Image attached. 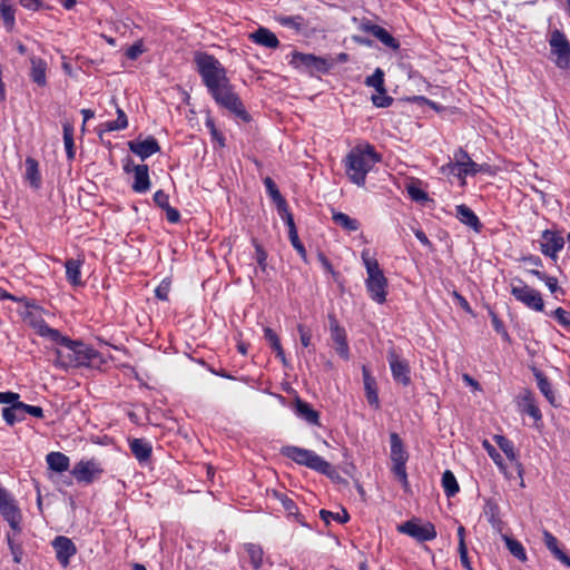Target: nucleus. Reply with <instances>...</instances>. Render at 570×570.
<instances>
[{"instance_id": "obj_17", "label": "nucleus", "mask_w": 570, "mask_h": 570, "mask_svg": "<svg viewBox=\"0 0 570 570\" xmlns=\"http://www.w3.org/2000/svg\"><path fill=\"white\" fill-rule=\"evenodd\" d=\"M0 514L13 531L20 532L21 512L10 494L0 500Z\"/></svg>"}, {"instance_id": "obj_8", "label": "nucleus", "mask_w": 570, "mask_h": 570, "mask_svg": "<svg viewBox=\"0 0 570 570\" xmlns=\"http://www.w3.org/2000/svg\"><path fill=\"white\" fill-rule=\"evenodd\" d=\"M27 414L38 419H42L45 416L42 407L26 404L19 399L14 404H12V406H6L2 409L3 420L10 426L14 425L17 422L23 421Z\"/></svg>"}, {"instance_id": "obj_37", "label": "nucleus", "mask_w": 570, "mask_h": 570, "mask_svg": "<svg viewBox=\"0 0 570 570\" xmlns=\"http://www.w3.org/2000/svg\"><path fill=\"white\" fill-rule=\"evenodd\" d=\"M63 129V142L66 148L67 158L72 160L75 158V141H73V126L70 122H65Z\"/></svg>"}, {"instance_id": "obj_63", "label": "nucleus", "mask_w": 570, "mask_h": 570, "mask_svg": "<svg viewBox=\"0 0 570 570\" xmlns=\"http://www.w3.org/2000/svg\"><path fill=\"white\" fill-rule=\"evenodd\" d=\"M169 288H170V284L168 282H165V281L161 282V284L155 291L156 297L161 301H167Z\"/></svg>"}, {"instance_id": "obj_19", "label": "nucleus", "mask_w": 570, "mask_h": 570, "mask_svg": "<svg viewBox=\"0 0 570 570\" xmlns=\"http://www.w3.org/2000/svg\"><path fill=\"white\" fill-rule=\"evenodd\" d=\"M518 407L522 413L530 415L535 422L542 419V414L538 405L533 393L524 389L518 396Z\"/></svg>"}, {"instance_id": "obj_45", "label": "nucleus", "mask_w": 570, "mask_h": 570, "mask_svg": "<svg viewBox=\"0 0 570 570\" xmlns=\"http://www.w3.org/2000/svg\"><path fill=\"white\" fill-rule=\"evenodd\" d=\"M275 497L279 500V502L282 503L284 510L289 515H295L297 521L305 525V523L299 519V513H298V510H297V507H296L295 502L291 498H288L286 494H282V493H278V492H275Z\"/></svg>"}, {"instance_id": "obj_4", "label": "nucleus", "mask_w": 570, "mask_h": 570, "mask_svg": "<svg viewBox=\"0 0 570 570\" xmlns=\"http://www.w3.org/2000/svg\"><path fill=\"white\" fill-rule=\"evenodd\" d=\"M281 454L293 460L297 464L305 465L324 475L333 478L335 471L332 465L315 452L294 445H285L281 449Z\"/></svg>"}, {"instance_id": "obj_11", "label": "nucleus", "mask_w": 570, "mask_h": 570, "mask_svg": "<svg viewBox=\"0 0 570 570\" xmlns=\"http://www.w3.org/2000/svg\"><path fill=\"white\" fill-rule=\"evenodd\" d=\"M289 63L295 68L304 67L307 71L321 73L328 72L333 67V63L326 58L302 52H294Z\"/></svg>"}, {"instance_id": "obj_13", "label": "nucleus", "mask_w": 570, "mask_h": 570, "mask_svg": "<svg viewBox=\"0 0 570 570\" xmlns=\"http://www.w3.org/2000/svg\"><path fill=\"white\" fill-rule=\"evenodd\" d=\"M104 470L100 463L95 459L81 460L72 469L71 474L75 476L77 482L90 484L95 480L99 479Z\"/></svg>"}, {"instance_id": "obj_10", "label": "nucleus", "mask_w": 570, "mask_h": 570, "mask_svg": "<svg viewBox=\"0 0 570 570\" xmlns=\"http://www.w3.org/2000/svg\"><path fill=\"white\" fill-rule=\"evenodd\" d=\"M387 362L392 372L393 380L403 386L411 384V368L409 362L401 357L394 347L387 351Z\"/></svg>"}, {"instance_id": "obj_22", "label": "nucleus", "mask_w": 570, "mask_h": 570, "mask_svg": "<svg viewBox=\"0 0 570 570\" xmlns=\"http://www.w3.org/2000/svg\"><path fill=\"white\" fill-rule=\"evenodd\" d=\"M134 183L131 188L134 191L144 194L150 188L149 168L147 165H135L132 167Z\"/></svg>"}, {"instance_id": "obj_25", "label": "nucleus", "mask_w": 570, "mask_h": 570, "mask_svg": "<svg viewBox=\"0 0 570 570\" xmlns=\"http://www.w3.org/2000/svg\"><path fill=\"white\" fill-rule=\"evenodd\" d=\"M543 542L556 559L570 568V557L559 548L558 539L547 530L543 531Z\"/></svg>"}, {"instance_id": "obj_32", "label": "nucleus", "mask_w": 570, "mask_h": 570, "mask_svg": "<svg viewBox=\"0 0 570 570\" xmlns=\"http://www.w3.org/2000/svg\"><path fill=\"white\" fill-rule=\"evenodd\" d=\"M494 441L498 444V446L503 451V453L507 455V458L510 461L517 463L518 473H519V475H521L523 470H522L521 464L517 461V454L514 452L512 442L503 435H494Z\"/></svg>"}, {"instance_id": "obj_7", "label": "nucleus", "mask_w": 570, "mask_h": 570, "mask_svg": "<svg viewBox=\"0 0 570 570\" xmlns=\"http://www.w3.org/2000/svg\"><path fill=\"white\" fill-rule=\"evenodd\" d=\"M511 294L513 297L524 304L527 307L542 312L544 308V303L541 294L527 285L522 279L517 278L511 283Z\"/></svg>"}, {"instance_id": "obj_26", "label": "nucleus", "mask_w": 570, "mask_h": 570, "mask_svg": "<svg viewBox=\"0 0 570 570\" xmlns=\"http://www.w3.org/2000/svg\"><path fill=\"white\" fill-rule=\"evenodd\" d=\"M456 217L462 224L471 227L473 230L478 233L482 229V224L480 219L474 214V212L466 205L462 204L456 206Z\"/></svg>"}, {"instance_id": "obj_51", "label": "nucleus", "mask_w": 570, "mask_h": 570, "mask_svg": "<svg viewBox=\"0 0 570 570\" xmlns=\"http://www.w3.org/2000/svg\"><path fill=\"white\" fill-rule=\"evenodd\" d=\"M281 218L285 222V224L288 227V234H294V232H297L293 214L288 210L287 204L284 206V210H277Z\"/></svg>"}, {"instance_id": "obj_62", "label": "nucleus", "mask_w": 570, "mask_h": 570, "mask_svg": "<svg viewBox=\"0 0 570 570\" xmlns=\"http://www.w3.org/2000/svg\"><path fill=\"white\" fill-rule=\"evenodd\" d=\"M20 399V395L14 392H0V404H8V406H12Z\"/></svg>"}, {"instance_id": "obj_30", "label": "nucleus", "mask_w": 570, "mask_h": 570, "mask_svg": "<svg viewBox=\"0 0 570 570\" xmlns=\"http://www.w3.org/2000/svg\"><path fill=\"white\" fill-rule=\"evenodd\" d=\"M26 180L29 181L30 186L35 189L40 188L41 186V175L39 171V163L32 157H27L26 159Z\"/></svg>"}, {"instance_id": "obj_54", "label": "nucleus", "mask_w": 570, "mask_h": 570, "mask_svg": "<svg viewBox=\"0 0 570 570\" xmlns=\"http://www.w3.org/2000/svg\"><path fill=\"white\" fill-rule=\"evenodd\" d=\"M483 448L487 450L488 454L492 458L495 464L502 469V456L500 455V453L497 452L495 448L492 444H490V442L487 440L483 441Z\"/></svg>"}, {"instance_id": "obj_41", "label": "nucleus", "mask_w": 570, "mask_h": 570, "mask_svg": "<svg viewBox=\"0 0 570 570\" xmlns=\"http://www.w3.org/2000/svg\"><path fill=\"white\" fill-rule=\"evenodd\" d=\"M365 85L367 87H373L377 91V94H384L385 87L383 70L381 68H376L374 73L365 79Z\"/></svg>"}, {"instance_id": "obj_34", "label": "nucleus", "mask_w": 570, "mask_h": 570, "mask_svg": "<svg viewBox=\"0 0 570 570\" xmlns=\"http://www.w3.org/2000/svg\"><path fill=\"white\" fill-rule=\"evenodd\" d=\"M66 266V276L70 284L77 286L81 284V262L77 259H68L65 264Z\"/></svg>"}, {"instance_id": "obj_53", "label": "nucleus", "mask_w": 570, "mask_h": 570, "mask_svg": "<svg viewBox=\"0 0 570 570\" xmlns=\"http://www.w3.org/2000/svg\"><path fill=\"white\" fill-rule=\"evenodd\" d=\"M372 102L379 108H386L392 105L393 98L387 96L385 91L384 94L373 95Z\"/></svg>"}, {"instance_id": "obj_58", "label": "nucleus", "mask_w": 570, "mask_h": 570, "mask_svg": "<svg viewBox=\"0 0 570 570\" xmlns=\"http://www.w3.org/2000/svg\"><path fill=\"white\" fill-rule=\"evenodd\" d=\"M288 237H289V240H291L293 247L297 250L299 256L303 259H306V249H305L304 245L301 243L297 232H294V234H288Z\"/></svg>"}, {"instance_id": "obj_33", "label": "nucleus", "mask_w": 570, "mask_h": 570, "mask_svg": "<svg viewBox=\"0 0 570 570\" xmlns=\"http://www.w3.org/2000/svg\"><path fill=\"white\" fill-rule=\"evenodd\" d=\"M264 185H265L267 194L273 199V202L276 204L277 210H284V206L287 203H286L285 198L282 196L276 183L271 177H266L264 179Z\"/></svg>"}, {"instance_id": "obj_2", "label": "nucleus", "mask_w": 570, "mask_h": 570, "mask_svg": "<svg viewBox=\"0 0 570 570\" xmlns=\"http://www.w3.org/2000/svg\"><path fill=\"white\" fill-rule=\"evenodd\" d=\"M53 343L57 344L53 364L66 371L70 367L91 366L100 357L96 350L89 347L83 342L73 341L62 334Z\"/></svg>"}, {"instance_id": "obj_47", "label": "nucleus", "mask_w": 570, "mask_h": 570, "mask_svg": "<svg viewBox=\"0 0 570 570\" xmlns=\"http://www.w3.org/2000/svg\"><path fill=\"white\" fill-rule=\"evenodd\" d=\"M453 158L454 161L448 163L445 167L451 168V173H454L455 170L460 171L464 164H468V161L471 159L468 153L461 148L454 153Z\"/></svg>"}, {"instance_id": "obj_56", "label": "nucleus", "mask_w": 570, "mask_h": 570, "mask_svg": "<svg viewBox=\"0 0 570 570\" xmlns=\"http://www.w3.org/2000/svg\"><path fill=\"white\" fill-rule=\"evenodd\" d=\"M297 331L299 333V340L302 345L304 347H308L311 345L312 331L303 324H298Z\"/></svg>"}, {"instance_id": "obj_15", "label": "nucleus", "mask_w": 570, "mask_h": 570, "mask_svg": "<svg viewBox=\"0 0 570 570\" xmlns=\"http://www.w3.org/2000/svg\"><path fill=\"white\" fill-rule=\"evenodd\" d=\"M563 246L564 238L560 233L550 229L542 232L540 248L543 255L556 259L558 252L561 250Z\"/></svg>"}, {"instance_id": "obj_14", "label": "nucleus", "mask_w": 570, "mask_h": 570, "mask_svg": "<svg viewBox=\"0 0 570 570\" xmlns=\"http://www.w3.org/2000/svg\"><path fill=\"white\" fill-rule=\"evenodd\" d=\"M328 322L331 338L335 344V351L342 358L347 360L350 357V347L345 330L338 324V321L334 315H328Z\"/></svg>"}, {"instance_id": "obj_6", "label": "nucleus", "mask_w": 570, "mask_h": 570, "mask_svg": "<svg viewBox=\"0 0 570 570\" xmlns=\"http://www.w3.org/2000/svg\"><path fill=\"white\" fill-rule=\"evenodd\" d=\"M391 443V461L393 463L392 472L402 482L403 487L409 485L407 473L405 469L409 459L407 452L404 450L403 441L396 432L390 434Z\"/></svg>"}, {"instance_id": "obj_40", "label": "nucleus", "mask_w": 570, "mask_h": 570, "mask_svg": "<svg viewBox=\"0 0 570 570\" xmlns=\"http://www.w3.org/2000/svg\"><path fill=\"white\" fill-rule=\"evenodd\" d=\"M276 20L284 27L302 31L304 29L305 20L302 16H279Z\"/></svg>"}, {"instance_id": "obj_42", "label": "nucleus", "mask_w": 570, "mask_h": 570, "mask_svg": "<svg viewBox=\"0 0 570 570\" xmlns=\"http://www.w3.org/2000/svg\"><path fill=\"white\" fill-rule=\"evenodd\" d=\"M373 37L379 39L383 45L386 47L396 50L400 48V42L396 40L386 29L383 27H379L377 30H375Z\"/></svg>"}, {"instance_id": "obj_59", "label": "nucleus", "mask_w": 570, "mask_h": 570, "mask_svg": "<svg viewBox=\"0 0 570 570\" xmlns=\"http://www.w3.org/2000/svg\"><path fill=\"white\" fill-rule=\"evenodd\" d=\"M254 245H255V249H256V261H257V264L258 266L265 271L266 268V259H267V253L266 250L262 247L261 244L254 242Z\"/></svg>"}, {"instance_id": "obj_48", "label": "nucleus", "mask_w": 570, "mask_h": 570, "mask_svg": "<svg viewBox=\"0 0 570 570\" xmlns=\"http://www.w3.org/2000/svg\"><path fill=\"white\" fill-rule=\"evenodd\" d=\"M530 273L537 276L539 279L543 281L551 293H556L559 289L558 279L556 277L548 276L538 269H531Z\"/></svg>"}, {"instance_id": "obj_49", "label": "nucleus", "mask_w": 570, "mask_h": 570, "mask_svg": "<svg viewBox=\"0 0 570 570\" xmlns=\"http://www.w3.org/2000/svg\"><path fill=\"white\" fill-rule=\"evenodd\" d=\"M264 337L275 352L281 353L282 344L278 335L269 327L264 328Z\"/></svg>"}, {"instance_id": "obj_29", "label": "nucleus", "mask_w": 570, "mask_h": 570, "mask_svg": "<svg viewBox=\"0 0 570 570\" xmlns=\"http://www.w3.org/2000/svg\"><path fill=\"white\" fill-rule=\"evenodd\" d=\"M31 70L30 77L33 82H36L40 87H45L47 85L46 70L47 63L43 59L38 57L30 58Z\"/></svg>"}, {"instance_id": "obj_1", "label": "nucleus", "mask_w": 570, "mask_h": 570, "mask_svg": "<svg viewBox=\"0 0 570 570\" xmlns=\"http://www.w3.org/2000/svg\"><path fill=\"white\" fill-rule=\"evenodd\" d=\"M194 61L204 85L216 104L248 122L250 116L246 111L238 95L233 90V86L226 75V69L219 60L212 55L197 52Z\"/></svg>"}, {"instance_id": "obj_18", "label": "nucleus", "mask_w": 570, "mask_h": 570, "mask_svg": "<svg viewBox=\"0 0 570 570\" xmlns=\"http://www.w3.org/2000/svg\"><path fill=\"white\" fill-rule=\"evenodd\" d=\"M128 147L129 150L137 155L141 160L147 159L160 150L157 139L153 136H148L144 140H130L128 141Z\"/></svg>"}, {"instance_id": "obj_24", "label": "nucleus", "mask_w": 570, "mask_h": 570, "mask_svg": "<svg viewBox=\"0 0 570 570\" xmlns=\"http://www.w3.org/2000/svg\"><path fill=\"white\" fill-rule=\"evenodd\" d=\"M249 39L269 49H276L279 46L277 37L269 29L264 27H259L256 31L252 32Z\"/></svg>"}, {"instance_id": "obj_28", "label": "nucleus", "mask_w": 570, "mask_h": 570, "mask_svg": "<svg viewBox=\"0 0 570 570\" xmlns=\"http://www.w3.org/2000/svg\"><path fill=\"white\" fill-rule=\"evenodd\" d=\"M295 412L299 417L304 419L307 423L321 425L318 412L315 411L308 403L304 402L299 397H296L295 400Z\"/></svg>"}, {"instance_id": "obj_27", "label": "nucleus", "mask_w": 570, "mask_h": 570, "mask_svg": "<svg viewBox=\"0 0 570 570\" xmlns=\"http://www.w3.org/2000/svg\"><path fill=\"white\" fill-rule=\"evenodd\" d=\"M129 446L134 456L140 462H147L151 456V444L145 439H132Z\"/></svg>"}, {"instance_id": "obj_16", "label": "nucleus", "mask_w": 570, "mask_h": 570, "mask_svg": "<svg viewBox=\"0 0 570 570\" xmlns=\"http://www.w3.org/2000/svg\"><path fill=\"white\" fill-rule=\"evenodd\" d=\"M51 546L56 552V558L62 567L70 563V558L77 553V548L71 539L65 535L56 537Z\"/></svg>"}, {"instance_id": "obj_43", "label": "nucleus", "mask_w": 570, "mask_h": 570, "mask_svg": "<svg viewBox=\"0 0 570 570\" xmlns=\"http://www.w3.org/2000/svg\"><path fill=\"white\" fill-rule=\"evenodd\" d=\"M505 546L509 552L520 561L527 560V554L523 546L515 539L504 537Z\"/></svg>"}, {"instance_id": "obj_21", "label": "nucleus", "mask_w": 570, "mask_h": 570, "mask_svg": "<svg viewBox=\"0 0 570 570\" xmlns=\"http://www.w3.org/2000/svg\"><path fill=\"white\" fill-rule=\"evenodd\" d=\"M363 383L365 396L371 406L374 409L380 407V400L377 394V384L375 377L371 374L366 365L362 366Z\"/></svg>"}, {"instance_id": "obj_57", "label": "nucleus", "mask_w": 570, "mask_h": 570, "mask_svg": "<svg viewBox=\"0 0 570 570\" xmlns=\"http://www.w3.org/2000/svg\"><path fill=\"white\" fill-rule=\"evenodd\" d=\"M556 320L564 327H570V312H567L562 307H558L553 312Z\"/></svg>"}, {"instance_id": "obj_64", "label": "nucleus", "mask_w": 570, "mask_h": 570, "mask_svg": "<svg viewBox=\"0 0 570 570\" xmlns=\"http://www.w3.org/2000/svg\"><path fill=\"white\" fill-rule=\"evenodd\" d=\"M485 514L489 515V521L494 523L498 514H499V507L491 501H488L485 504Z\"/></svg>"}, {"instance_id": "obj_3", "label": "nucleus", "mask_w": 570, "mask_h": 570, "mask_svg": "<svg viewBox=\"0 0 570 570\" xmlns=\"http://www.w3.org/2000/svg\"><path fill=\"white\" fill-rule=\"evenodd\" d=\"M381 160L372 145L356 146L345 157L346 175L357 186H364L367 173Z\"/></svg>"}, {"instance_id": "obj_52", "label": "nucleus", "mask_w": 570, "mask_h": 570, "mask_svg": "<svg viewBox=\"0 0 570 570\" xmlns=\"http://www.w3.org/2000/svg\"><path fill=\"white\" fill-rule=\"evenodd\" d=\"M407 194L415 202H425L429 199L428 194L413 184L407 186Z\"/></svg>"}, {"instance_id": "obj_12", "label": "nucleus", "mask_w": 570, "mask_h": 570, "mask_svg": "<svg viewBox=\"0 0 570 570\" xmlns=\"http://www.w3.org/2000/svg\"><path fill=\"white\" fill-rule=\"evenodd\" d=\"M551 53L556 56V63L559 68H570V43L564 35L554 30L550 38Z\"/></svg>"}, {"instance_id": "obj_50", "label": "nucleus", "mask_w": 570, "mask_h": 570, "mask_svg": "<svg viewBox=\"0 0 570 570\" xmlns=\"http://www.w3.org/2000/svg\"><path fill=\"white\" fill-rule=\"evenodd\" d=\"M481 171H482V166H480L479 164H476L472 159H470L468 161V164H464V166L461 168V170L458 171L456 176L460 178L462 176H466V175L474 176Z\"/></svg>"}, {"instance_id": "obj_5", "label": "nucleus", "mask_w": 570, "mask_h": 570, "mask_svg": "<svg viewBox=\"0 0 570 570\" xmlns=\"http://www.w3.org/2000/svg\"><path fill=\"white\" fill-rule=\"evenodd\" d=\"M362 259L367 272L366 288L370 296L382 304L386 301L387 279L376 259L370 258L366 253L362 254Z\"/></svg>"}, {"instance_id": "obj_20", "label": "nucleus", "mask_w": 570, "mask_h": 570, "mask_svg": "<svg viewBox=\"0 0 570 570\" xmlns=\"http://www.w3.org/2000/svg\"><path fill=\"white\" fill-rule=\"evenodd\" d=\"M26 321L38 335L47 337L51 342H55L61 334L58 330L50 327L40 315L29 313L26 317Z\"/></svg>"}, {"instance_id": "obj_23", "label": "nucleus", "mask_w": 570, "mask_h": 570, "mask_svg": "<svg viewBox=\"0 0 570 570\" xmlns=\"http://www.w3.org/2000/svg\"><path fill=\"white\" fill-rule=\"evenodd\" d=\"M531 371H532L533 376L535 377V381H537L540 392L543 394V396L547 399V401L551 405L556 406L557 405L556 393L552 389V385H551L549 379L544 375V373L542 371H540L535 366H532Z\"/></svg>"}, {"instance_id": "obj_35", "label": "nucleus", "mask_w": 570, "mask_h": 570, "mask_svg": "<svg viewBox=\"0 0 570 570\" xmlns=\"http://www.w3.org/2000/svg\"><path fill=\"white\" fill-rule=\"evenodd\" d=\"M245 551L249 557V561L255 570H258L263 566L264 551L259 544L245 543Z\"/></svg>"}, {"instance_id": "obj_46", "label": "nucleus", "mask_w": 570, "mask_h": 570, "mask_svg": "<svg viewBox=\"0 0 570 570\" xmlns=\"http://www.w3.org/2000/svg\"><path fill=\"white\" fill-rule=\"evenodd\" d=\"M320 517L326 524H330L331 520H335L338 523H346L350 520V514L345 509H342V512L336 513L327 510H321Z\"/></svg>"}, {"instance_id": "obj_44", "label": "nucleus", "mask_w": 570, "mask_h": 570, "mask_svg": "<svg viewBox=\"0 0 570 570\" xmlns=\"http://www.w3.org/2000/svg\"><path fill=\"white\" fill-rule=\"evenodd\" d=\"M117 119L105 124L109 131L122 130L128 126V119L125 111L116 105Z\"/></svg>"}, {"instance_id": "obj_61", "label": "nucleus", "mask_w": 570, "mask_h": 570, "mask_svg": "<svg viewBox=\"0 0 570 570\" xmlns=\"http://www.w3.org/2000/svg\"><path fill=\"white\" fill-rule=\"evenodd\" d=\"M154 202L156 203L157 206H159L160 208L165 209L169 206V197L168 195L164 191V190H157L155 194H154Z\"/></svg>"}, {"instance_id": "obj_36", "label": "nucleus", "mask_w": 570, "mask_h": 570, "mask_svg": "<svg viewBox=\"0 0 570 570\" xmlns=\"http://www.w3.org/2000/svg\"><path fill=\"white\" fill-rule=\"evenodd\" d=\"M332 219L336 225L341 226L347 232H355L360 228V223L355 218H352L341 212L333 213Z\"/></svg>"}, {"instance_id": "obj_55", "label": "nucleus", "mask_w": 570, "mask_h": 570, "mask_svg": "<svg viewBox=\"0 0 570 570\" xmlns=\"http://www.w3.org/2000/svg\"><path fill=\"white\" fill-rule=\"evenodd\" d=\"M491 322L497 333L501 334L504 340H509V334L504 328L502 321L494 312H490Z\"/></svg>"}, {"instance_id": "obj_39", "label": "nucleus", "mask_w": 570, "mask_h": 570, "mask_svg": "<svg viewBox=\"0 0 570 570\" xmlns=\"http://www.w3.org/2000/svg\"><path fill=\"white\" fill-rule=\"evenodd\" d=\"M0 14L4 22V26L12 29L16 22L14 8L10 0H1L0 2Z\"/></svg>"}, {"instance_id": "obj_60", "label": "nucleus", "mask_w": 570, "mask_h": 570, "mask_svg": "<svg viewBox=\"0 0 570 570\" xmlns=\"http://www.w3.org/2000/svg\"><path fill=\"white\" fill-rule=\"evenodd\" d=\"M144 52V46L140 41L135 42L126 51V57L130 60L137 59Z\"/></svg>"}, {"instance_id": "obj_9", "label": "nucleus", "mask_w": 570, "mask_h": 570, "mask_svg": "<svg viewBox=\"0 0 570 570\" xmlns=\"http://www.w3.org/2000/svg\"><path fill=\"white\" fill-rule=\"evenodd\" d=\"M397 531L414 538L419 542L430 541L436 537L435 528L431 522L421 523L415 518L399 524Z\"/></svg>"}, {"instance_id": "obj_31", "label": "nucleus", "mask_w": 570, "mask_h": 570, "mask_svg": "<svg viewBox=\"0 0 570 570\" xmlns=\"http://www.w3.org/2000/svg\"><path fill=\"white\" fill-rule=\"evenodd\" d=\"M46 461L52 471L61 473L69 469V458L61 452H50L47 454Z\"/></svg>"}, {"instance_id": "obj_38", "label": "nucleus", "mask_w": 570, "mask_h": 570, "mask_svg": "<svg viewBox=\"0 0 570 570\" xmlns=\"http://www.w3.org/2000/svg\"><path fill=\"white\" fill-rule=\"evenodd\" d=\"M442 487L448 498L454 497L460 490L458 481L450 470H445L442 474Z\"/></svg>"}]
</instances>
